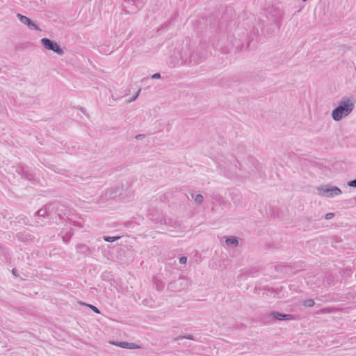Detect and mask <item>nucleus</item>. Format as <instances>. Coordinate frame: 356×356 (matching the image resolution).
<instances>
[{
	"instance_id": "obj_26",
	"label": "nucleus",
	"mask_w": 356,
	"mask_h": 356,
	"mask_svg": "<svg viewBox=\"0 0 356 356\" xmlns=\"http://www.w3.org/2000/svg\"><path fill=\"white\" fill-rule=\"evenodd\" d=\"M13 274H16L15 269L13 270Z\"/></svg>"
},
{
	"instance_id": "obj_19",
	"label": "nucleus",
	"mask_w": 356,
	"mask_h": 356,
	"mask_svg": "<svg viewBox=\"0 0 356 356\" xmlns=\"http://www.w3.org/2000/svg\"><path fill=\"white\" fill-rule=\"evenodd\" d=\"M188 63H192V64H196V63H197V60H195V56L193 55V56L189 58Z\"/></svg>"
},
{
	"instance_id": "obj_25",
	"label": "nucleus",
	"mask_w": 356,
	"mask_h": 356,
	"mask_svg": "<svg viewBox=\"0 0 356 356\" xmlns=\"http://www.w3.org/2000/svg\"><path fill=\"white\" fill-rule=\"evenodd\" d=\"M186 339H192L191 336L186 337Z\"/></svg>"
},
{
	"instance_id": "obj_8",
	"label": "nucleus",
	"mask_w": 356,
	"mask_h": 356,
	"mask_svg": "<svg viewBox=\"0 0 356 356\" xmlns=\"http://www.w3.org/2000/svg\"><path fill=\"white\" fill-rule=\"evenodd\" d=\"M110 343L114 346L121 347L123 348L127 349H136L138 348L139 346L132 343H128V342H118V341H110Z\"/></svg>"
},
{
	"instance_id": "obj_17",
	"label": "nucleus",
	"mask_w": 356,
	"mask_h": 356,
	"mask_svg": "<svg viewBox=\"0 0 356 356\" xmlns=\"http://www.w3.org/2000/svg\"><path fill=\"white\" fill-rule=\"evenodd\" d=\"M348 186L350 187L356 188V179L349 181L348 182Z\"/></svg>"
},
{
	"instance_id": "obj_3",
	"label": "nucleus",
	"mask_w": 356,
	"mask_h": 356,
	"mask_svg": "<svg viewBox=\"0 0 356 356\" xmlns=\"http://www.w3.org/2000/svg\"><path fill=\"white\" fill-rule=\"evenodd\" d=\"M268 15L273 23L280 28L282 25V19L284 18V10L277 6H273L268 12Z\"/></svg>"
},
{
	"instance_id": "obj_18",
	"label": "nucleus",
	"mask_w": 356,
	"mask_h": 356,
	"mask_svg": "<svg viewBox=\"0 0 356 356\" xmlns=\"http://www.w3.org/2000/svg\"><path fill=\"white\" fill-rule=\"evenodd\" d=\"M334 217V213H327L325 216V218L326 220H330V219L333 218Z\"/></svg>"
},
{
	"instance_id": "obj_10",
	"label": "nucleus",
	"mask_w": 356,
	"mask_h": 356,
	"mask_svg": "<svg viewBox=\"0 0 356 356\" xmlns=\"http://www.w3.org/2000/svg\"><path fill=\"white\" fill-rule=\"evenodd\" d=\"M154 286L157 291H163L165 287V284L160 280H154Z\"/></svg>"
},
{
	"instance_id": "obj_16",
	"label": "nucleus",
	"mask_w": 356,
	"mask_h": 356,
	"mask_svg": "<svg viewBox=\"0 0 356 356\" xmlns=\"http://www.w3.org/2000/svg\"><path fill=\"white\" fill-rule=\"evenodd\" d=\"M86 305L87 307H88L89 308H90L94 312H95L97 314H99L100 313L99 309L97 307H96L95 306H94L92 305H90V304H86Z\"/></svg>"
},
{
	"instance_id": "obj_12",
	"label": "nucleus",
	"mask_w": 356,
	"mask_h": 356,
	"mask_svg": "<svg viewBox=\"0 0 356 356\" xmlns=\"http://www.w3.org/2000/svg\"><path fill=\"white\" fill-rule=\"evenodd\" d=\"M120 238V236H104V240L106 242H114Z\"/></svg>"
},
{
	"instance_id": "obj_27",
	"label": "nucleus",
	"mask_w": 356,
	"mask_h": 356,
	"mask_svg": "<svg viewBox=\"0 0 356 356\" xmlns=\"http://www.w3.org/2000/svg\"><path fill=\"white\" fill-rule=\"evenodd\" d=\"M303 1H307V0H302Z\"/></svg>"
},
{
	"instance_id": "obj_20",
	"label": "nucleus",
	"mask_w": 356,
	"mask_h": 356,
	"mask_svg": "<svg viewBox=\"0 0 356 356\" xmlns=\"http://www.w3.org/2000/svg\"><path fill=\"white\" fill-rule=\"evenodd\" d=\"M175 284H176V282H171L168 288L171 290V291H174L175 289Z\"/></svg>"
},
{
	"instance_id": "obj_6",
	"label": "nucleus",
	"mask_w": 356,
	"mask_h": 356,
	"mask_svg": "<svg viewBox=\"0 0 356 356\" xmlns=\"http://www.w3.org/2000/svg\"><path fill=\"white\" fill-rule=\"evenodd\" d=\"M16 171L19 175L26 177L29 180H31L33 178V175L29 171L28 167L24 165H19L17 167Z\"/></svg>"
},
{
	"instance_id": "obj_1",
	"label": "nucleus",
	"mask_w": 356,
	"mask_h": 356,
	"mask_svg": "<svg viewBox=\"0 0 356 356\" xmlns=\"http://www.w3.org/2000/svg\"><path fill=\"white\" fill-rule=\"evenodd\" d=\"M355 103L356 99L354 97H343L332 112V119L338 122L349 115L354 110Z\"/></svg>"
},
{
	"instance_id": "obj_11",
	"label": "nucleus",
	"mask_w": 356,
	"mask_h": 356,
	"mask_svg": "<svg viewBox=\"0 0 356 356\" xmlns=\"http://www.w3.org/2000/svg\"><path fill=\"white\" fill-rule=\"evenodd\" d=\"M119 188H111L107 191L106 193L109 195L111 198H115L117 196V193Z\"/></svg>"
},
{
	"instance_id": "obj_7",
	"label": "nucleus",
	"mask_w": 356,
	"mask_h": 356,
	"mask_svg": "<svg viewBox=\"0 0 356 356\" xmlns=\"http://www.w3.org/2000/svg\"><path fill=\"white\" fill-rule=\"evenodd\" d=\"M270 316L279 321H291L295 319L294 316L291 314H284L277 312H272L270 314Z\"/></svg>"
},
{
	"instance_id": "obj_21",
	"label": "nucleus",
	"mask_w": 356,
	"mask_h": 356,
	"mask_svg": "<svg viewBox=\"0 0 356 356\" xmlns=\"http://www.w3.org/2000/svg\"><path fill=\"white\" fill-rule=\"evenodd\" d=\"M187 261V258L186 257H181L179 258V263L181 264H186Z\"/></svg>"
},
{
	"instance_id": "obj_9",
	"label": "nucleus",
	"mask_w": 356,
	"mask_h": 356,
	"mask_svg": "<svg viewBox=\"0 0 356 356\" xmlns=\"http://www.w3.org/2000/svg\"><path fill=\"white\" fill-rule=\"evenodd\" d=\"M225 243L229 246L236 247L238 245V241L236 237L227 238Z\"/></svg>"
},
{
	"instance_id": "obj_5",
	"label": "nucleus",
	"mask_w": 356,
	"mask_h": 356,
	"mask_svg": "<svg viewBox=\"0 0 356 356\" xmlns=\"http://www.w3.org/2000/svg\"><path fill=\"white\" fill-rule=\"evenodd\" d=\"M17 19L24 24H26L30 29L32 30H40L38 26L33 23L29 17L24 16L20 13L17 14Z\"/></svg>"
},
{
	"instance_id": "obj_2",
	"label": "nucleus",
	"mask_w": 356,
	"mask_h": 356,
	"mask_svg": "<svg viewBox=\"0 0 356 356\" xmlns=\"http://www.w3.org/2000/svg\"><path fill=\"white\" fill-rule=\"evenodd\" d=\"M316 190L317 194L319 196L328 198L340 195L342 193L341 190L339 187L330 184L320 186L316 188Z\"/></svg>"
},
{
	"instance_id": "obj_15",
	"label": "nucleus",
	"mask_w": 356,
	"mask_h": 356,
	"mask_svg": "<svg viewBox=\"0 0 356 356\" xmlns=\"http://www.w3.org/2000/svg\"><path fill=\"white\" fill-rule=\"evenodd\" d=\"M303 305L306 307H311L314 305V301L312 299H308L304 301Z\"/></svg>"
},
{
	"instance_id": "obj_23",
	"label": "nucleus",
	"mask_w": 356,
	"mask_h": 356,
	"mask_svg": "<svg viewBox=\"0 0 356 356\" xmlns=\"http://www.w3.org/2000/svg\"><path fill=\"white\" fill-rule=\"evenodd\" d=\"M151 78L153 79H160L161 78V74L159 73H155V74H154L152 76Z\"/></svg>"
},
{
	"instance_id": "obj_13",
	"label": "nucleus",
	"mask_w": 356,
	"mask_h": 356,
	"mask_svg": "<svg viewBox=\"0 0 356 356\" xmlns=\"http://www.w3.org/2000/svg\"><path fill=\"white\" fill-rule=\"evenodd\" d=\"M194 200L197 204H200L204 200V197L201 194H197L195 196Z\"/></svg>"
},
{
	"instance_id": "obj_24",
	"label": "nucleus",
	"mask_w": 356,
	"mask_h": 356,
	"mask_svg": "<svg viewBox=\"0 0 356 356\" xmlns=\"http://www.w3.org/2000/svg\"><path fill=\"white\" fill-rule=\"evenodd\" d=\"M142 137H143V135H138V136H136V138H142Z\"/></svg>"
},
{
	"instance_id": "obj_4",
	"label": "nucleus",
	"mask_w": 356,
	"mask_h": 356,
	"mask_svg": "<svg viewBox=\"0 0 356 356\" xmlns=\"http://www.w3.org/2000/svg\"><path fill=\"white\" fill-rule=\"evenodd\" d=\"M41 43L45 49L53 51L58 55L63 54V49L58 46V44L56 42H54L48 38H42L41 40Z\"/></svg>"
},
{
	"instance_id": "obj_22",
	"label": "nucleus",
	"mask_w": 356,
	"mask_h": 356,
	"mask_svg": "<svg viewBox=\"0 0 356 356\" xmlns=\"http://www.w3.org/2000/svg\"><path fill=\"white\" fill-rule=\"evenodd\" d=\"M140 92V90H139L136 92V94L134 96H133V97L130 99V101H129V102H134V101L138 98V95H139Z\"/></svg>"
},
{
	"instance_id": "obj_14",
	"label": "nucleus",
	"mask_w": 356,
	"mask_h": 356,
	"mask_svg": "<svg viewBox=\"0 0 356 356\" xmlns=\"http://www.w3.org/2000/svg\"><path fill=\"white\" fill-rule=\"evenodd\" d=\"M47 213V210L45 209H40L36 213V216L38 218L44 217Z\"/></svg>"
}]
</instances>
